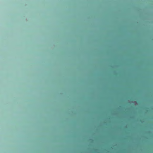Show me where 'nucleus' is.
I'll return each mask as SVG.
<instances>
[{"label":"nucleus","mask_w":153,"mask_h":153,"mask_svg":"<svg viewBox=\"0 0 153 153\" xmlns=\"http://www.w3.org/2000/svg\"><path fill=\"white\" fill-rule=\"evenodd\" d=\"M148 144V145H149V144Z\"/></svg>","instance_id":"obj_4"},{"label":"nucleus","mask_w":153,"mask_h":153,"mask_svg":"<svg viewBox=\"0 0 153 153\" xmlns=\"http://www.w3.org/2000/svg\"><path fill=\"white\" fill-rule=\"evenodd\" d=\"M121 143V144H122L123 143Z\"/></svg>","instance_id":"obj_3"},{"label":"nucleus","mask_w":153,"mask_h":153,"mask_svg":"<svg viewBox=\"0 0 153 153\" xmlns=\"http://www.w3.org/2000/svg\"><path fill=\"white\" fill-rule=\"evenodd\" d=\"M103 143V144H104L105 143Z\"/></svg>","instance_id":"obj_2"},{"label":"nucleus","mask_w":153,"mask_h":153,"mask_svg":"<svg viewBox=\"0 0 153 153\" xmlns=\"http://www.w3.org/2000/svg\"><path fill=\"white\" fill-rule=\"evenodd\" d=\"M88 145H91V144H88ZM106 145V144H105ZM107 144H106L107 145ZM115 145H119V144H114ZM121 145H126V144H120ZM129 145H130V144H128ZM137 145H139V144H137Z\"/></svg>","instance_id":"obj_1"}]
</instances>
